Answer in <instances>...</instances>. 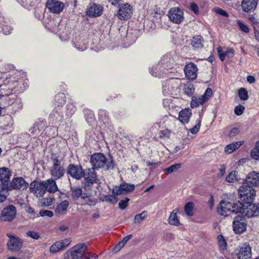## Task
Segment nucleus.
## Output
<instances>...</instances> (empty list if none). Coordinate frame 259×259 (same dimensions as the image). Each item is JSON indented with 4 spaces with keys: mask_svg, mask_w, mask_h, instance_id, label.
Returning <instances> with one entry per match:
<instances>
[{
    "mask_svg": "<svg viewBox=\"0 0 259 259\" xmlns=\"http://www.w3.org/2000/svg\"><path fill=\"white\" fill-rule=\"evenodd\" d=\"M4 84L7 86V90L16 94L22 92L26 89L25 84H27V81L23 78V76L19 72L17 71L13 75H6Z\"/></svg>",
    "mask_w": 259,
    "mask_h": 259,
    "instance_id": "f257e3e1",
    "label": "nucleus"
},
{
    "mask_svg": "<svg viewBox=\"0 0 259 259\" xmlns=\"http://www.w3.org/2000/svg\"><path fill=\"white\" fill-rule=\"evenodd\" d=\"M50 162L51 166L49 168L51 176L55 180H58L62 178L65 172L63 166V157L58 153H52Z\"/></svg>",
    "mask_w": 259,
    "mask_h": 259,
    "instance_id": "f03ea898",
    "label": "nucleus"
},
{
    "mask_svg": "<svg viewBox=\"0 0 259 259\" xmlns=\"http://www.w3.org/2000/svg\"><path fill=\"white\" fill-rule=\"evenodd\" d=\"M173 62L174 60L169 55H164L157 64L149 69V72L152 76L160 78L166 73L168 68L171 67Z\"/></svg>",
    "mask_w": 259,
    "mask_h": 259,
    "instance_id": "7ed1b4c3",
    "label": "nucleus"
},
{
    "mask_svg": "<svg viewBox=\"0 0 259 259\" xmlns=\"http://www.w3.org/2000/svg\"><path fill=\"white\" fill-rule=\"evenodd\" d=\"M90 162L94 169H99L105 166L107 169H112L114 166L112 158H107L101 153L93 154L91 157Z\"/></svg>",
    "mask_w": 259,
    "mask_h": 259,
    "instance_id": "20e7f679",
    "label": "nucleus"
},
{
    "mask_svg": "<svg viewBox=\"0 0 259 259\" xmlns=\"http://www.w3.org/2000/svg\"><path fill=\"white\" fill-rule=\"evenodd\" d=\"M181 80L178 78H170L162 83V93L165 96L175 97L180 92V87Z\"/></svg>",
    "mask_w": 259,
    "mask_h": 259,
    "instance_id": "39448f33",
    "label": "nucleus"
},
{
    "mask_svg": "<svg viewBox=\"0 0 259 259\" xmlns=\"http://www.w3.org/2000/svg\"><path fill=\"white\" fill-rule=\"evenodd\" d=\"M87 250V245L85 243L78 244L65 252L64 259H81Z\"/></svg>",
    "mask_w": 259,
    "mask_h": 259,
    "instance_id": "423d86ee",
    "label": "nucleus"
},
{
    "mask_svg": "<svg viewBox=\"0 0 259 259\" xmlns=\"http://www.w3.org/2000/svg\"><path fill=\"white\" fill-rule=\"evenodd\" d=\"M241 201L246 203H252L256 196V191L251 186L244 184L238 190Z\"/></svg>",
    "mask_w": 259,
    "mask_h": 259,
    "instance_id": "0eeeda50",
    "label": "nucleus"
},
{
    "mask_svg": "<svg viewBox=\"0 0 259 259\" xmlns=\"http://www.w3.org/2000/svg\"><path fill=\"white\" fill-rule=\"evenodd\" d=\"M16 214V207L12 205H9L2 210L0 215V220L4 222L12 221Z\"/></svg>",
    "mask_w": 259,
    "mask_h": 259,
    "instance_id": "6e6552de",
    "label": "nucleus"
},
{
    "mask_svg": "<svg viewBox=\"0 0 259 259\" xmlns=\"http://www.w3.org/2000/svg\"><path fill=\"white\" fill-rule=\"evenodd\" d=\"M169 20L175 24H180L184 19V12L182 9L178 7L170 8L168 12Z\"/></svg>",
    "mask_w": 259,
    "mask_h": 259,
    "instance_id": "1a4fd4ad",
    "label": "nucleus"
},
{
    "mask_svg": "<svg viewBox=\"0 0 259 259\" xmlns=\"http://www.w3.org/2000/svg\"><path fill=\"white\" fill-rule=\"evenodd\" d=\"M246 226V221L244 217L238 215L235 218L233 222V228L235 233H242L245 231Z\"/></svg>",
    "mask_w": 259,
    "mask_h": 259,
    "instance_id": "9d476101",
    "label": "nucleus"
},
{
    "mask_svg": "<svg viewBox=\"0 0 259 259\" xmlns=\"http://www.w3.org/2000/svg\"><path fill=\"white\" fill-rule=\"evenodd\" d=\"M9 239L7 242L8 249L12 251H17L20 250L23 245L22 241L18 237L7 234Z\"/></svg>",
    "mask_w": 259,
    "mask_h": 259,
    "instance_id": "9b49d317",
    "label": "nucleus"
},
{
    "mask_svg": "<svg viewBox=\"0 0 259 259\" xmlns=\"http://www.w3.org/2000/svg\"><path fill=\"white\" fill-rule=\"evenodd\" d=\"M30 190L37 197H42L46 193L45 186L42 182L34 181L30 184Z\"/></svg>",
    "mask_w": 259,
    "mask_h": 259,
    "instance_id": "f8f14e48",
    "label": "nucleus"
},
{
    "mask_svg": "<svg viewBox=\"0 0 259 259\" xmlns=\"http://www.w3.org/2000/svg\"><path fill=\"white\" fill-rule=\"evenodd\" d=\"M94 169H88L85 170L83 172V177H84L88 185L93 184V183L100 184L101 183V179L98 178L96 173L94 171Z\"/></svg>",
    "mask_w": 259,
    "mask_h": 259,
    "instance_id": "ddd939ff",
    "label": "nucleus"
},
{
    "mask_svg": "<svg viewBox=\"0 0 259 259\" xmlns=\"http://www.w3.org/2000/svg\"><path fill=\"white\" fill-rule=\"evenodd\" d=\"M132 14L131 6L127 4L121 5L117 12V17L120 20L128 19Z\"/></svg>",
    "mask_w": 259,
    "mask_h": 259,
    "instance_id": "4468645a",
    "label": "nucleus"
},
{
    "mask_svg": "<svg viewBox=\"0 0 259 259\" xmlns=\"http://www.w3.org/2000/svg\"><path fill=\"white\" fill-rule=\"evenodd\" d=\"M84 171L80 165L69 164L67 168V173L71 177L80 180L83 175Z\"/></svg>",
    "mask_w": 259,
    "mask_h": 259,
    "instance_id": "2eb2a0df",
    "label": "nucleus"
},
{
    "mask_svg": "<svg viewBox=\"0 0 259 259\" xmlns=\"http://www.w3.org/2000/svg\"><path fill=\"white\" fill-rule=\"evenodd\" d=\"M198 68L194 63L187 64L184 68L186 77L191 80L195 79L197 76Z\"/></svg>",
    "mask_w": 259,
    "mask_h": 259,
    "instance_id": "dca6fc26",
    "label": "nucleus"
},
{
    "mask_svg": "<svg viewBox=\"0 0 259 259\" xmlns=\"http://www.w3.org/2000/svg\"><path fill=\"white\" fill-rule=\"evenodd\" d=\"M246 207H247V205H246V203L244 202L242 203L238 201L234 203L232 205L228 202V211L234 213H240L244 214L245 210L247 208Z\"/></svg>",
    "mask_w": 259,
    "mask_h": 259,
    "instance_id": "f3484780",
    "label": "nucleus"
},
{
    "mask_svg": "<svg viewBox=\"0 0 259 259\" xmlns=\"http://www.w3.org/2000/svg\"><path fill=\"white\" fill-rule=\"evenodd\" d=\"M47 7L52 13H60L63 10L64 5L63 3L57 0H48Z\"/></svg>",
    "mask_w": 259,
    "mask_h": 259,
    "instance_id": "a211bd4d",
    "label": "nucleus"
},
{
    "mask_svg": "<svg viewBox=\"0 0 259 259\" xmlns=\"http://www.w3.org/2000/svg\"><path fill=\"white\" fill-rule=\"evenodd\" d=\"M135 189V185L133 184H128L123 183L121 184L119 187H115L112 190V193L116 195H119L122 194H125L133 191Z\"/></svg>",
    "mask_w": 259,
    "mask_h": 259,
    "instance_id": "6ab92c4d",
    "label": "nucleus"
},
{
    "mask_svg": "<svg viewBox=\"0 0 259 259\" xmlns=\"http://www.w3.org/2000/svg\"><path fill=\"white\" fill-rule=\"evenodd\" d=\"M258 0H242L241 4L242 10L246 13L253 12L256 8Z\"/></svg>",
    "mask_w": 259,
    "mask_h": 259,
    "instance_id": "aec40b11",
    "label": "nucleus"
},
{
    "mask_svg": "<svg viewBox=\"0 0 259 259\" xmlns=\"http://www.w3.org/2000/svg\"><path fill=\"white\" fill-rule=\"evenodd\" d=\"M251 248L248 243L243 244L237 252L239 259H248L251 257Z\"/></svg>",
    "mask_w": 259,
    "mask_h": 259,
    "instance_id": "412c9836",
    "label": "nucleus"
},
{
    "mask_svg": "<svg viewBox=\"0 0 259 259\" xmlns=\"http://www.w3.org/2000/svg\"><path fill=\"white\" fill-rule=\"evenodd\" d=\"M103 7L100 4H91L87 11V15L90 17H97L102 14Z\"/></svg>",
    "mask_w": 259,
    "mask_h": 259,
    "instance_id": "4be33fe9",
    "label": "nucleus"
},
{
    "mask_svg": "<svg viewBox=\"0 0 259 259\" xmlns=\"http://www.w3.org/2000/svg\"><path fill=\"white\" fill-rule=\"evenodd\" d=\"M251 187L259 186V172L253 171L250 172L246 178V183Z\"/></svg>",
    "mask_w": 259,
    "mask_h": 259,
    "instance_id": "5701e85b",
    "label": "nucleus"
},
{
    "mask_svg": "<svg viewBox=\"0 0 259 259\" xmlns=\"http://www.w3.org/2000/svg\"><path fill=\"white\" fill-rule=\"evenodd\" d=\"M28 184L21 177L14 178L11 183V186L14 189L24 190L26 189Z\"/></svg>",
    "mask_w": 259,
    "mask_h": 259,
    "instance_id": "b1692460",
    "label": "nucleus"
},
{
    "mask_svg": "<svg viewBox=\"0 0 259 259\" xmlns=\"http://www.w3.org/2000/svg\"><path fill=\"white\" fill-rule=\"evenodd\" d=\"M75 48L80 51H83L87 48V41L82 39L80 36H75L72 41Z\"/></svg>",
    "mask_w": 259,
    "mask_h": 259,
    "instance_id": "393cba45",
    "label": "nucleus"
},
{
    "mask_svg": "<svg viewBox=\"0 0 259 259\" xmlns=\"http://www.w3.org/2000/svg\"><path fill=\"white\" fill-rule=\"evenodd\" d=\"M55 180L52 178L43 181L46 191H47L49 193H54L59 190Z\"/></svg>",
    "mask_w": 259,
    "mask_h": 259,
    "instance_id": "a878e982",
    "label": "nucleus"
},
{
    "mask_svg": "<svg viewBox=\"0 0 259 259\" xmlns=\"http://www.w3.org/2000/svg\"><path fill=\"white\" fill-rule=\"evenodd\" d=\"M247 207L245 210L244 215L248 218L257 215L259 213V207L252 203H246Z\"/></svg>",
    "mask_w": 259,
    "mask_h": 259,
    "instance_id": "bb28decb",
    "label": "nucleus"
},
{
    "mask_svg": "<svg viewBox=\"0 0 259 259\" xmlns=\"http://www.w3.org/2000/svg\"><path fill=\"white\" fill-rule=\"evenodd\" d=\"M191 115L192 112L190 109H183L179 112V119L181 122L185 124L189 122Z\"/></svg>",
    "mask_w": 259,
    "mask_h": 259,
    "instance_id": "cd10ccee",
    "label": "nucleus"
},
{
    "mask_svg": "<svg viewBox=\"0 0 259 259\" xmlns=\"http://www.w3.org/2000/svg\"><path fill=\"white\" fill-rule=\"evenodd\" d=\"M69 206V202L64 200L60 203L55 209V213L57 215H63L66 213L67 208Z\"/></svg>",
    "mask_w": 259,
    "mask_h": 259,
    "instance_id": "c85d7f7f",
    "label": "nucleus"
},
{
    "mask_svg": "<svg viewBox=\"0 0 259 259\" xmlns=\"http://www.w3.org/2000/svg\"><path fill=\"white\" fill-rule=\"evenodd\" d=\"M203 40L200 35L195 36L191 40V45L194 50L202 48Z\"/></svg>",
    "mask_w": 259,
    "mask_h": 259,
    "instance_id": "c756f323",
    "label": "nucleus"
},
{
    "mask_svg": "<svg viewBox=\"0 0 259 259\" xmlns=\"http://www.w3.org/2000/svg\"><path fill=\"white\" fill-rule=\"evenodd\" d=\"M11 176V173L8 168H0V180L2 182H8Z\"/></svg>",
    "mask_w": 259,
    "mask_h": 259,
    "instance_id": "7c9ffc66",
    "label": "nucleus"
},
{
    "mask_svg": "<svg viewBox=\"0 0 259 259\" xmlns=\"http://www.w3.org/2000/svg\"><path fill=\"white\" fill-rule=\"evenodd\" d=\"M205 102V99L203 98L202 96H193L191 102V107L192 108L197 107L199 105H203Z\"/></svg>",
    "mask_w": 259,
    "mask_h": 259,
    "instance_id": "2f4dec72",
    "label": "nucleus"
},
{
    "mask_svg": "<svg viewBox=\"0 0 259 259\" xmlns=\"http://www.w3.org/2000/svg\"><path fill=\"white\" fill-rule=\"evenodd\" d=\"M178 210L175 209L170 213L168 218V223L169 224L174 226H179L180 225V221L177 217V213Z\"/></svg>",
    "mask_w": 259,
    "mask_h": 259,
    "instance_id": "473e14b6",
    "label": "nucleus"
},
{
    "mask_svg": "<svg viewBox=\"0 0 259 259\" xmlns=\"http://www.w3.org/2000/svg\"><path fill=\"white\" fill-rule=\"evenodd\" d=\"M56 104L58 107L64 104L66 101L65 95L63 93H59L55 97Z\"/></svg>",
    "mask_w": 259,
    "mask_h": 259,
    "instance_id": "72a5a7b5",
    "label": "nucleus"
},
{
    "mask_svg": "<svg viewBox=\"0 0 259 259\" xmlns=\"http://www.w3.org/2000/svg\"><path fill=\"white\" fill-rule=\"evenodd\" d=\"M243 141L233 142L228 145V154H231L238 149L243 144Z\"/></svg>",
    "mask_w": 259,
    "mask_h": 259,
    "instance_id": "f704fd0d",
    "label": "nucleus"
},
{
    "mask_svg": "<svg viewBox=\"0 0 259 259\" xmlns=\"http://www.w3.org/2000/svg\"><path fill=\"white\" fill-rule=\"evenodd\" d=\"M227 204L225 200H222L219 206L217 208V212L218 213L222 216H224L225 217H227Z\"/></svg>",
    "mask_w": 259,
    "mask_h": 259,
    "instance_id": "c9c22d12",
    "label": "nucleus"
},
{
    "mask_svg": "<svg viewBox=\"0 0 259 259\" xmlns=\"http://www.w3.org/2000/svg\"><path fill=\"white\" fill-rule=\"evenodd\" d=\"M72 196L74 199H77L78 198L81 197L82 198H84L87 197V194L84 193H82V189L79 188H74L72 192Z\"/></svg>",
    "mask_w": 259,
    "mask_h": 259,
    "instance_id": "e433bc0d",
    "label": "nucleus"
},
{
    "mask_svg": "<svg viewBox=\"0 0 259 259\" xmlns=\"http://www.w3.org/2000/svg\"><path fill=\"white\" fill-rule=\"evenodd\" d=\"M50 117L56 120H61L62 118L61 109L59 107L55 108L50 114Z\"/></svg>",
    "mask_w": 259,
    "mask_h": 259,
    "instance_id": "4c0bfd02",
    "label": "nucleus"
},
{
    "mask_svg": "<svg viewBox=\"0 0 259 259\" xmlns=\"http://www.w3.org/2000/svg\"><path fill=\"white\" fill-rule=\"evenodd\" d=\"M44 126V123L43 121H40L39 122L35 123L33 126L30 129V131L31 133L38 135L40 132L42 130Z\"/></svg>",
    "mask_w": 259,
    "mask_h": 259,
    "instance_id": "58836bf2",
    "label": "nucleus"
},
{
    "mask_svg": "<svg viewBox=\"0 0 259 259\" xmlns=\"http://www.w3.org/2000/svg\"><path fill=\"white\" fill-rule=\"evenodd\" d=\"M181 167V164L177 163L173 164L167 168L163 169V171L167 175L177 171Z\"/></svg>",
    "mask_w": 259,
    "mask_h": 259,
    "instance_id": "ea45409f",
    "label": "nucleus"
},
{
    "mask_svg": "<svg viewBox=\"0 0 259 259\" xmlns=\"http://www.w3.org/2000/svg\"><path fill=\"white\" fill-rule=\"evenodd\" d=\"M8 190L7 187L4 184L0 185V202H3L7 198Z\"/></svg>",
    "mask_w": 259,
    "mask_h": 259,
    "instance_id": "a19ab883",
    "label": "nucleus"
},
{
    "mask_svg": "<svg viewBox=\"0 0 259 259\" xmlns=\"http://www.w3.org/2000/svg\"><path fill=\"white\" fill-rule=\"evenodd\" d=\"M184 93L188 96H192L194 93L195 89L191 83H187L183 89Z\"/></svg>",
    "mask_w": 259,
    "mask_h": 259,
    "instance_id": "79ce46f5",
    "label": "nucleus"
},
{
    "mask_svg": "<svg viewBox=\"0 0 259 259\" xmlns=\"http://www.w3.org/2000/svg\"><path fill=\"white\" fill-rule=\"evenodd\" d=\"M218 244L221 251H225L227 248L226 241L222 235L218 236Z\"/></svg>",
    "mask_w": 259,
    "mask_h": 259,
    "instance_id": "37998d69",
    "label": "nucleus"
},
{
    "mask_svg": "<svg viewBox=\"0 0 259 259\" xmlns=\"http://www.w3.org/2000/svg\"><path fill=\"white\" fill-rule=\"evenodd\" d=\"M238 96L241 101H247L249 98L248 93L247 90L244 88H240L238 90Z\"/></svg>",
    "mask_w": 259,
    "mask_h": 259,
    "instance_id": "c03bdc74",
    "label": "nucleus"
},
{
    "mask_svg": "<svg viewBox=\"0 0 259 259\" xmlns=\"http://www.w3.org/2000/svg\"><path fill=\"white\" fill-rule=\"evenodd\" d=\"M194 204L192 202H189L185 205L184 210L186 214L188 216H192L193 214V209Z\"/></svg>",
    "mask_w": 259,
    "mask_h": 259,
    "instance_id": "a18cd8bd",
    "label": "nucleus"
},
{
    "mask_svg": "<svg viewBox=\"0 0 259 259\" xmlns=\"http://www.w3.org/2000/svg\"><path fill=\"white\" fill-rule=\"evenodd\" d=\"M62 250H63L62 246L59 241L56 242L50 248V251L52 253H55Z\"/></svg>",
    "mask_w": 259,
    "mask_h": 259,
    "instance_id": "49530a36",
    "label": "nucleus"
},
{
    "mask_svg": "<svg viewBox=\"0 0 259 259\" xmlns=\"http://www.w3.org/2000/svg\"><path fill=\"white\" fill-rule=\"evenodd\" d=\"M251 156L255 160L259 159V141L256 142L255 147L251 152Z\"/></svg>",
    "mask_w": 259,
    "mask_h": 259,
    "instance_id": "de8ad7c7",
    "label": "nucleus"
},
{
    "mask_svg": "<svg viewBox=\"0 0 259 259\" xmlns=\"http://www.w3.org/2000/svg\"><path fill=\"white\" fill-rule=\"evenodd\" d=\"M132 237L133 235L130 234L124 237L122 241L116 246L115 249H116L117 251L119 250Z\"/></svg>",
    "mask_w": 259,
    "mask_h": 259,
    "instance_id": "09e8293b",
    "label": "nucleus"
},
{
    "mask_svg": "<svg viewBox=\"0 0 259 259\" xmlns=\"http://www.w3.org/2000/svg\"><path fill=\"white\" fill-rule=\"evenodd\" d=\"M147 211H143L142 212L139 214H137L135 215L134 219V222L136 224L140 223L143 220H144L147 216Z\"/></svg>",
    "mask_w": 259,
    "mask_h": 259,
    "instance_id": "8fccbe9b",
    "label": "nucleus"
},
{
    "mask_svg": "<svg viewBox=\"0 0 259 259\" xmlns=\"http://www.w3.org/2000/svg\"><path fill=\"white\" fill-rule=\"evenodd\" d=\"M171 131L168 129H165L160 131L159 132V137L160 138L166 140L168 139L170 136Z\"/></svg>",
    "mask_w": 259,
    "mask_h": 259,
    "instance_id": "3c124183",
    "label": "nucleus"
},
{
    "mask_svg": "<svg viewBox=\"0 0 259 259\" xmlns=\"http://www.w3.org/2000/svg\"><path fill=\"white\" fill-rule=\"evenodd\" d=\"M238 180V178L236 171H232L228 175V183H234Z\"/></svg>",
    "mask_w": 259,
    "mask_h": 259,
    "instance_id": "603ef678",
    "label": "nucleus"
},
{
    "mask_svg": "<svg viewBox=\"0 0 259 259\" xmlns=\"http://www.w3.org/2000/svg\"><path fill=\"white\" fill-rule=\"evenodd\" d=\"M67 114L68 116L72 115L76 111V107L73 103H68L66 106Z\"/></svg>",
    "mask_w": 259,
    "mask_h": 259,
    "instance_id": "864d4df0",
    "label": "nucleus"
},
{
    "mask_svg": "<svg viewBox=\"0 0 259 259\" xmlns=\"http://www.w3.org/2000/svg\"><path fill=\"white\" fill-rule=\"evenodd\" d=\"M245 109V108L243 105L239 104L234 108V113L237 116L241 115L244 113Z\"/></svg>",
    "mask_w": 259,
    "mask_h": 259,
    "instance_id": "5fc2aeb1",
    "label": "nucleus"
},
{
    "mask_svg": "<svg viewBox=\"0 0 259 259\" xmlns=\"http://www.w3.org/2000/svg\"><path fill=\"white\" fill-rule=\"evenodd\" d=\"M53 199L51 198H43L39 200V204L42 206H48L52 204Z\"/></svg>",
    "mask_w": 259,
    "mask_h": 259,
    "instance_id": "6e6d98bb",
    "label": "nucleus"
},
{
    "mask_svg": "<svg viewBox=\"0 0 259 259\" xmlns=\"http://www.w3.org/2000/svg\"><path fill=\"white\" fill-rule=\"evenodd\" d=\"M237 24L240 29L243 32L248 33L249 32V29L248 27L241 21L238 20L237 21Z\"/></svg>",
    "mask_w": 259,
    "mask_h": 259,
    "instance_id": "4d7b16f0",
    "label": "nucleus"
},
{
    "mask_svg": "<svg viewBox=\"0 0 259 259\" xmlns=\"http://www.w3.org/2000/svg\"><path fill=\"white\" fill-rule=\"evenodd\" d=\"M201 120L200 118L197 119L196 124L193 127L191 128L190 130L191 133H192L193 134H195L199 131L200 125H201Z\"/></svg>",
    "mask_w": 259,
    "mask_h": 259,
    "instance_id": "13d9d810",
    "label": "nucleus"
},
{
    "mask_svg": "<svg viewBox=\"0 0 259 259\" xmlns=\"http://www.w3.org/2000/svg\"><path fill=\"white\" fill-rule=\"evenodd\" d=\"M2 30L4 34L8 35L11 33L13 30V27L10 25H3L2 26Z\"/></svg>",
    "mask_w": 259,
    "mask_h": 259,
    "instance_id": "bf43d9fd",
    "label": "nucleus"
},
{
    "mask_svg": "<svg viewBox=\"0 0 259 259\" xmlns=\"http://www.w3.org/2000/svg\"><path fill=\"white\" fill-rule=\"evenodd\" d=\"M129 200L130 199L128 198H125L124 199L120 200L118 204L119 207L121 209H124L126 207Z\"/></svg>",
    "mask_w": 259,
    "mask_h": 259,
    "instance_id": "052dcab7",
    "label": "nucleus"
},
{
    "mask_svg": "<svg viewBox=\"0 0 259 259\" xmlns=\"http://www.w3.org/2000/svg\"><path fill=\"white\" fill-rule=\"evenodd\" d=\"M98 257L97 255L92 254L90 252H87V250L81 259H98Z\"/></svg>",
    "mask_w": 259,
    "mask_h": 259,
    "instance_id": "680f3d73",
    "label": "nucleus"
},
{
    "mask_svg": "<svg viewBox=\"0 0 259 259\" xmlns=\"http://www.w3.org/2000/svg\"><path fill=\"white\" fill-rule=\"evenodd\" d=\"M211 95H212V90L210 88H208L206 90L204 94L201 96L203 98L205 99V101H206L209 99V98L211 97Z\"/></svg>",
    "mask_w": 259,
    "mask_h": 259,
    "instance_id": "e2e57ef3",
    "label": "nucleus"
},
{
    "mask_svg": "<svg viewBox=\"0 0 259 259\" xmlns=\"http://www.w3.org/2000/svg\"><path fill=\"white\" fill-rule=\"evenodd\" d=\"M108 113L105 110H100L99 111V116L100 118L102 121H106V117L107 116Z\"/></svg>",
    "mask_w": 259,
    "mask_h": 259,
    "instance_id": "0e129e2a",
    "label": "nucleus"
},
{
    "mask_svg": "<svg viewBox=\"0 0 259 259\" xmlns=\"http://www.w3.org/2000/svg\"><path fill=\"white\" fill-rule=\"evenodd\" d=\"M26 234L27 236L30 237L32 239L37 240L39 238V235L36 232L29 231L27 232Z\"/></svg>",
    "mask_w": 259,
    "mask_h": 259,
    "instance_id": "69168bd1",
    "label": "nucleus"
},
{
    "mask_svg": "<svg viewBox=\"0 0 259 259\" xmlns=\"http://www.w3.org/2000/svg\"><path fill=\"white\" fill-rule=\"evenodd\" d=\"M39 213L42 217L48 216L50 218L52 217L54 215L53 211L48 210H40Z\"/></svg>",
    "mask_w": 259,
    "mask_h": 259,
    "instance_id": "338daca9",
    "label": "nucleus"
},
{
    "mask_svg": "<svg viewBox=\"0 0 259 259\" xmlns=\"http://www.w3.org/2000/svg\"><path fill=\"white\" fill-rule=\"evenodd\" d=\"M217 51L218 53L219 57L221 61H224L225 59V57L226 55V52H223L222 50L221 47H219L217 48Z\"/></svg>",
    "mask_w": 259,
    "mask_h": 259,
    "instance_id": "774afa93",
    "label": "nucleus"
}]
</instances>
